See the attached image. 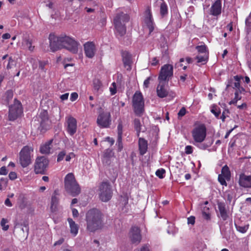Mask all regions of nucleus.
Returning a JSON list of instances; mask_svg holds the SVG:
<instances>
[{
	"instance_id": "6e6d98bb",
	"label": "nucleus",
	"mask_w": 251,
	"mask_h": 251,
	"mask_svg": "<svg viewBox=\"0 0 251 251\" xmlns=\"http://www.w3.org/2000/svg\"><path fill=\"white\" fill-rule=\"evenodd\" d=\"M151 79V77L150 76V77H147V79H146L145 80V81L144 82V87H145L146 88L149 87Z\"/></svg>"
},
{
	"instance_id": "f704fd0d",
	"label": "nucleus",
	"mask_w": 251,
	"mask_h": 251,
	"mask_svg": "<svg viewBox=\"0 0 251 251\" xmlns=\"http://www.w3.org/2000/svg\"><path fill=\"white\" fill-rule=\"evenodd\" d=\"M16 62L14 59L12 58V57H9L8 62L6 65V69L9 70L13 68V67L16 66Z\"/></svg>"
},
{
	"instance_id": "412c9836",
	"label": "nucleus",
	"mask_w": 251,
	"mask_h": 251,
	"mask_svg": "<svg viewBox=\"0 0 251 251\" xmlns=\"http://www.w3.org/2000/svg\"><path fill=\"white\" fill-rule=\"evenodd\" d=\"M239 185L244 188H251V176H247L244 174L240 175Z\"/></svg>"
},
{
	"instance_id": "9b49d317",
	"label": "nucleus",
	"mask_w": 251,
	"mask_h": 251,
	"mask_svg": "<svg viewBox=\"0 0 251 251\" xmlns=\"http://www.w3.org/2000/svg\"><path fill=\"white\" fill-rule=\"evenodd\" d=\"M199 54L196 57L198 63H201L202 64H205L208 59L209 50L207 46L203 44L197 46L196 47Z\"/></svg>"
},
{
	"instance_id": "0eeeda50",
	"label": "nucleus",
	"mask_w": 251,
	"mask_h": 251,
	"mask_svg": "<svg viewBox=\"0 0 251 251\" xmlns=\"http://www.w3.org/2000/svg\"><path fill=\"white\" fill-rule=\"evenodd\" d=\"M33 149L32 147L25 146L24 147L19 153V162L21 165L25 168L31 163Z\"/></svg>"
},
{
	"instance_id": "e2e57ef3",
	"label": "nucleus",
	"mask_w": 251,
	"mask_h": 251,
	"mask_svg": "<svg viewBox=\"0 0 251 251\" xmlns=\"http://www.w3.org/2000/svg\"><path fill=\"white\" fill-rule=\"evenodd\" d=\"M43 114L45 116L44 119L43 120V121L41 123V126H43L44 125V122L46 121V120L48 121V118L47 117V113L46 112H44Z\"/></svg>"
},
{
	"instance_id": "49530a36",
	"label": "nucleus",
	"mask_w": 251,
	"mask_h": 251,
	"mask_svg": "<svg viewBox=\"0 0 251 251\" xmlns=\"http://www.w3.org/2000/svg\"><path fill=\"white\" fill-rule=\"evenodd\" d=\"M118 137H122L123 134V125L122 123H119L117 126Z\"/></svg>"
},
{
	"instance_id": "5fc2aeb1",
	"label": "nucleus",
	"mask_w": 251,
	"mask_h": 251,
	"mask_svg": "<svg viewBox=\"0 0 251 251\" xmlns=\"http://www.w3.org/2000/svg\"><path fill=\"white\" fill-rule=\"evenodd\" d=\"M195 222V218L194 216H190L187 219V223L188 224L194 225Z\"/></svg>"
},
{
	"instance_id": "de8ad7c7",
	"label": "nucleus",
	"mask_w": 251,
	"mask_h": 251,
	"mask_svg": "<svg viewBox=\"0 0 251 251\" xmlns=\"http://www.w3.org/2000/svg\"><path fill=\"white\" fill-rule=\"evenodd\" d=\"M9 179L14 180L17 178V174L15 172H10L8 175Z\"/></svg>"
},
{
	"instance_id": "5701e85b",
	"label": "nucleus",
	"mask_w": 251,
	"mask_h": 251,
	"mask_svg": "<svg viewBox=\"0 0 251 251\" xmlns=\"http://www.w3.org/2000/svg\"><path fill=\"white\" fill-rule=\"evenodd\" d=\"M52 140H50L42 144L40 148V151L42 154H48L50 153L52 148Z\"/></svg>"
},
{
	"instance_id": "603ef678",
	"label": "nucleus",
	"mask_w": 251,
	"mask_h": 251,
	"mask_svg": "<svg viewBox=\"0 0 251 251\" xmlns=\"http://www.w3.org/2000/svg\"><path fill=\"white\" fill-rule=\"evenodd\" d=\"M75 155L73 152H70L66 156L65 160L66 161H70L72 158L75 157Z\"/></svg>"
},
{
	"instance_id": "c9c22d12",
	"label": "nucleus",
	"mask_w": 251,
	"mask_h": 251,
	"mask_svg": "<svg viewBox=\"0 0 251 251\" xmlns=\"http://www.w3.org/2000/svg\"><path fill=\"white\" fill-rule=\"evenodd\" d=\"M93 86L95 90L98 91L102 86V83L99 79H95L93 80Z\"/></svg>"
},
{
	"instance_id": "69168bd1",
	"label": "nucleus",
	"mask_w": 251,
	"mask_h": 251,
	"mask_svg": "<svg viewBox=\"0 0 251 251\" xmlns=\"http://www.w3.org/2000/svg\"><path fill=\"white\" fill-rule=\"evenodd\" d=\"M4 203L6 206L9 207H11L12 205L10 200L8 198L5 200Z\"/></svg>"
},
{
	"instance_id": "13d9d810",
	"label": "nucleus",
	"mask_w": 251,
	"mask_h": 251,
	"mask_svg": "<svg viewBox=\"0 0 251 251\" xmlns=\"http://www.w3.org/2000/svg\"><path fill=\"white\" fill-rule=\"evenodd\" d=\"M69 93H67L60 96V98L61 100L64 101L68 100L69 97Z\"/></svg>"
},
{
	"instance_id": "20e7f679",
	"label": "nucleus",
	"mask_w": 251,
	"mask_h": 251,
	"mask_svg": "<svg viewBox=\"0 0 251 251\" xmlns=\"http://www.w3.org/2000/svg\"><path fill=\"white\" fill-rule=\"evenodd\" d=\"M64 185L67 192L73 197L78 195L80 192L79 185L72 173L68 174L65 177Z\"/></svg>"
},
{
	"instance_id": "f257e3e1",
	"label": "nucleus",
	"mask_w": 251,
	"mask_h": 251,
	"mask_svg": "<svg viewBox=\"0 0 251 251\" xmlns=\"http://www.w3.org/2000/svg\"><path fill=\"white\" fill-rule=\"evenodd\" d=\"M50 46L52 51L62 48H65L71 52L75 53L78 50V43L73 38L67 36H56L51 33L49 35Z\"/></svg>"
},
{
	"instance_id": "e433bc0d",
	"label": "nucleus",
	"mask_w": 251,
	"mask_h": 251,
	"mask_svg": "<svg viewBox=\"0 0 251 251\" xmlns=\"http://www.w3.org/2000/svg\"><path fill=\"white\" fill-rule=\"evenodd\" d=\"M8 221L7 219L2 218L0 222V226L3 230L6 231L9 228V226L6 224L8 223Z\"/></svg>"
},
{
	"instance_id": "4d7b16f0",
	"label": "nucleus",
	"mask_w": 251,
	"mask_h": 251,
	"mask_svg": "<svg viewBox=\"0 0 251 251\" xmlns=\"http://www.w3.org/2000/svg\"><path fill=\"white\" fill-rule=\"evenodd\" d=\"M187 76V75H186V74H184L183 75H181L179 77V83H183L185 81V80H186V77Z\"/></svg>"
},
{
	"instance_id": "58836bf2",
	"label": "nucleus",
	"mask_w": 251,
	"mask_h": 251,
	"mask_svg": "<svg viewBox=\"0 0 251 251\" xmlns=\"http://www.w3.org/2000/svg\"><path fill=\"white\" fill-rule=\"evenodd\" d=\"M236 226V228L238 231H239V232H240L241 233H244L246 232L248 230V229H249V225H245L243 226Z\"/></svg>"
},
{
	"instance_id": "0e129e2a",
	"label": "nucleus",
	"mask_w": 251,
	"mask_h": 251,
	"mask_svg": "<svg viewBox=\"0 0 251 251\" xmlns=\"http://www.w3.org/2000/svg\"><path fill=\"white\" fill-rule=\"evenodd\" d=\"M247 107V105L245 102L243 103L241 105H239L237 106V108L239 109H246Z\"/></svg>"
},
{
	"instance_id": "a19ab883",
	"label": "nucleus",
	"mask_w": 251,
	"mask_h": 251,
	"mask_svg": "<svg viewBox=\"0 0 251 251\" xmlns=\"http://www.w3.org/2000/svg\"><path fill=\"white\" fill-rule=\"evenodd\" d=\"M66 153L65 151H63L59 152L57 155V161L59 162L63 160L65 156H66Z\"/></svg>"
},
{
	"instance_id": "a878e982",
	"label": "nucleus",
	"mask_w": 251,
	"mask_h": 251,
	"mask_svg": "<svg viewBox=\"0 0 251 251\" xmlns=\"http://www.w3.org/2000/svg\"><path fill=\"white\" fill-rule=\"evenodd\" d=\"M218 207L219 208L221 218L223 220H226L228 218V215L226 210V205L224 203L219 202L218 203Z\"/></svg>"
},
{
	"instance_id": "a18cd8bd",
	"label": "nucleus",
	"mask_w": 251,
	"mask_h": 251,
	"mask_svg": "<svg viewBox=\"0 0 251 251\" xmlns=\"http://www.w3.org/2000/svg\"><path fill=\"white\" fill-rule=\"evenodd\" d=\"M193 152V147L190 145H187L185 147V153L186 154H190Z\"/></svg>"
},
{
	"instance_id": "338daca9",
	"label": "nucleus",
	"mask_w": 251,
	"mask_h": 251,
	"mask_svg": "<svg viewBox=\"0 0 251 251\" xmlns=\"http://www.w3.org/2000/svg\"><path fill=\"white\" fill-rule=\"evenodd\" d=\"M64 240L63 238H61L58 241L55 242L54 244V245L56 246L58 245H61L64 242Z\"/></svg>"
},
{
	"instance_id": "f03ea898",
	"label": "nucleus",
	"mask_w": 251,
	"mask_h": 251,
	"mask_svg": "<svg viewBox=\"0 0 251 251\" xmlns=\"http://www.w3.org/2000/svg\"><path fill=\"white\" fill-rule=\"evenodd\" d=\"M102 218L103 215L100 210L97 208L89 210L85 216L87 229L93 232L100 229L103 226Z\"/></svg>"
},
{
	"instance_id": "37998d69",
	"label": "nucleus",
	"mask_w": 251,
	"mask_h": 251,
	"mask_svg": "<svg viewBox=\"0 0 251 251\" xmlns=\"http://www.w3.org/2000/svg\"><path fill=\"white\" fill-rule=\"evenodd\" d=\"M117 145L118 146V151H121L123 148L122 137H118Z\"/></svg>"
},
{
	"instance_id": "423d86ee",
	"label": "nucleus",
	"mask_w": 251,
	"mask_h": 251,
	"mask_svg": "<svg viewBox=\"0 0 251 251\" xmlns=\"http://www.w3.org/2000/svg\"><path fill=\"white\" fill-rule=\"evenodd\" d=\"M192 137L195 143H201L204 141L206 136V128L203 124H195L191 131Z\"/></svg>"
},
{
	"instance_id": "6e6552de",
	"label": "nucleus",
	"mask_w": 251,
	"mask_h": 251,
	"mask_svg": "<svg viewBox=\"0 0 251 251\" xmlns=\"http://www.w3.org/2000/svg\"><path fill=\"white\" fill-rule=\"evenodd\" d=\"M100 199L103 202L109 201L112 196V191L110 184L108 182H102L99 187Z\"/></svg>"
},
{
	"instance_id": "39448f33",
	"label": "nucleus",
	"mask_w": 251,
	"mask_h": 251,
	"mask_svg": "<svg viewBox=\"0 0 251 251\" xmlns=\"http://www.w3.org/2000/svg\"><path fill=\"white\" fill-rule=\"evenodd\" d=\"M132 107L135 115L141 117L145 112V102L143 96L140 91H136L132 98Z\"/></svg>"
},
{
	"instance_id": "8fccbe9b",
	"label": "nucleus",
	"mask_w": 251,
	"mask_h": 251,
	"mask_svg": "<svg viewBox=\"0 0 251 251\" xmlns=\"http://www.w3.org/2000/svg\"><path fill=\"white\" fill-rule=\"evenodd\" d=\"M8 174V171L5 166H2L0 168V175H6Z\"/></svg>"
},
{
	"instance_id": "774afa93",
	"label": "nucleus",
	"mask_w": 251,
	"mask_h": 251,
	"mask_svg": "<svg viewBox=\"0 0 251 251\" xmlns=\"http://www.w3.org/2000/svg\"><path fill=\"white\" fill-rule=\"evenodd\" d=\"M105 139L106 141L109 142L110 143L111 145H112L114 143V140L113 138H110L109 137H106Z\"/></svg>"
},
{
	"instance_id": "aec40b11",
	"label": "nucleus",
	"mask_w": 251,
	"mask_h": 251,
	"mask_svg": "<svg viewBox=\"0 0 251 251\" xmlns=\"http://www.w3.org/2000/svg\"><path fill=\"white\" fill-rule=\"evenodd\" d=\"M157 95L161 98L166 97L169 94L167 86L164 81H159V84L156 89Z\"/></svg>"
},
{
	"instance_id": "2eb2a0df",
	"label": "nucleus",
	"mask_w": 251,
	"mask_h": 251,
	"mask_svg": "<svg viewBox=\"0 0 251 251\" xmlns=\"http://www.w3.org/2000/svg\"><path fill=\"white\" fill-rule=\"evenodd\" d=\"M110 114L109 113H102L97 118V124L99 126L103 128L108 127L111 123Z\"/></svg>"
},
{
	"instance_id": "c03bdc74",
	"label": "nucleus",
	"mask_w": 251,
	"mask_h": 251,
	"mask_svg": "<svg viewBox=\"0 0 251 251\" xmlns=\"http://www.w3.org/2000/svg\"><path fill=\"white\" fill-rule=\"evenodd\" d=\"M6 100L7 101L11 100L13 97V93L12 90H8L5 94Z\"/></svg>"
},
{
	"instance_id": "1a4fd4ad",
	"label": "nucleus",
	"mask_w": 251,
	"mask_h": 251,
	"mask_svg": "<svg viewBox=\"0 0 251 251\" xmlns=\"http://www.w3.org/2000/svg\"><path fill=\"white\" fill-rule=\"evenodd\" d=\"M23 114L22 105L21 102L17 100H14V104L9 107V120L14 121Z\"/></svg>"
},
{
	"instance_id": "09e8293b",
	"label": "nucleus",
	"mask_w": 251,
	"mask_h": 251,
	"mask_svg": "<svg viewBox=\"0 0 251 251\" xmlns=\"http://www.w3.org/2000/svg\"><path fill=\"white\" fill-rule=\"evenodd\" d=\"M186 110L185 107H182L178 113V117H182L186 114Z\"/></svg>"
},
{
	"instance_id": "f8f14e48",
	"label": "nucleus",
	"mask_w": 251,
	"mask_h": 251,
	"mask_svg": "<svg viewBox=\"0 0 251 251\" xmlns=\"http://www.w3.org/2000/svg\"><path fill=\"white\" fill-rule=\"evenodd\" d=\"M173 75V67L170 64H165L161 69L158 76L159 81H168Z\"/></svg>"
},
{
	"instance_id": "393cba45",
	"label": "nucleus",
	"mask_w": 251,
	"mask_h": 251,
	"mask_svg": "<svg viewBox=\"0 0 251 251\" xmlns=\"http://www.w3.org/2000/svg\"><path fill=\"white\" fill-rule=\"evenodd\" d=\"M139 149L141 155L145 154L148 150V142L143 138L139 139Z\"/></svg>"
},
{
	"instance_id": "4be33fe9",
	"label": "nucleus",
	"mask_w": 251,
	"mask_h": 251,
	"mask_svg": "<svg viewBox=\"0 0 251 251\" xmlns=\"http://www.w3.org/2000/svg\"><path fill=\"white\" fill-rule=\"evenodd\" d=\"M156 5L160 6V13L162 17L168 14V8L164 0H155Z\"/></svg>"
},
{
	"instance_id": "680f3d73",
	"label": "nucleus",
	"mask_w": 251,
	"mask_h": 251,
	"mask_svg": "<svg viewBox=\"0 0 251 251\" xmlns=\"http://www.w3.org/2000/svg\"><path fill=\"white\" fill-rule=\"evenodd\" d=\"M235 92H238V94L240 95L241 94L244 93L245 92V89L240 86L239 88L236 89Z\"/></svg>"
},
{
	"instance_id": "7ed1b4c3",
	"label": "nucleus",
	"mask_w": 251,
	"mask_h": 251,
	"mask_svg": "<svg viewBox=\"0 0 251 251\" xmlns=\"http://www.w3.org/2000/svg\"><path fill=\"white\" fill-rule=\"evenodd\" d=\"M129 20V16L126 14H124L121 9H119L116 11L113 19L116 34H118L121 36L126 34L125 24L128 22Z\"/></svg>"
},
{
	"instance_id": "2f4dec72",
	"label": "nucleus",
	"mask_w": 251,
	"mask_h": 251,
	"mask_svg": "<svg viewBox=\"0 0 251 251\" xmlns=\"http://www.w3.org/2000/svg\"><path fill=\"white\" fill-rule=\"evenodd\" d=\"M242 77L240 75H235L234 76V79L235 81L234 83V88L237 89L240 86V81Z\"/></svg>"
},
{
	"instance_id": "6ab92c4d",
	"label": "nucleus",
	"mask_w": 251,
	"mask_h": 251,
	"mask_svg": "<svg viewBox=\"0 0 251 251\" xmlns=\"http://www.w3.org/2000/svg\"><path fill=\"white\" fill-rule=\"evenodd\" d=\"M84 52L87 57L92 58L95 55L96 47L93 42H87L84 45Z\"/></svg>"
},
{
	"instance_id": "864d4df0",
	"label": "nucleus",
	"mask_w": 251,
	"mask_h": 251,
	"mask_svg": "<svg viewBox=\"0 0 251 251\" xmlns=\"http://www.w3.org/2000/svg\"><path fill=\"white\" fill-rule=\"evenodd\" d=\"M246 26L251 27V13L246 20Z\"/></svg>"
},
{
	"instance_id": "a211bd4d",
	"label": "nucleus",
	"mask_w": 251,
	"mask_h": 251,
	"mask_svg": "<svg viewBox=\"0 0 251 251\" xmlns=\"http://www.w3.org/2000/svg\"><path fill=\"white\" fill-rule=\"evenodd\" d=\"M222 0H216L210 8V14L213 16H218L222 12Z\"/></svg>"
},
{
	"instance_id": "72a5a7b5",
	"label": "nucleus",
	"mask_w": 251,
	"mask_h": 251,
	"mask_svg": "<svg viewBox=\"0 0 251 251\" xmlns=\"http://www.w3.org/2000/svg\"><path fill=\"white\" fill-rule=\"evenodd\" d=\"M165 170L163 168L159 169L155 172L156 176L159 178H163L165 176Z\"/></svg>"
},
{
	"instance_id": "4468645a",
	"label": "nucleus",
	"mask_w": 251,
	"mask_h": 251,
	"mask_svg": "<svg viewBox=\"0 0 251 251\" xmlns=\"http://www.w3.org/2000/svg\"><path fill=\"white\" fill-rule=\"evenodd\" d=\"M231 177V173L228 167L226 165L222 169L221 174L218 176V181L224 186H227L226 181H229Z\"/></svg>"
},
{
	"instance_id": "c756f323",
	"label": "nucleus",
	"mask_w": 251,
	"mask_h": 251,
	"mask_svg": "<svg viewBox=\"0 0 251 251\" xmlns=\"http://www.w3.org/2000/svg\"><path fill=\"white\" fill-rule=\"evenodd\" d=\"M211 112L215 116L216 118H218L221 113L220 108L216 105H212L211 107Z\"/></svg>"
},
{
	"instance_id": "4c0bfd02",
	"label": "nucleus",
	"mask_w": 251,
	"mask_h": 251,
	"mask_svg": "<svg viewBox=\"0 0 251 251\" xmlns=\"http://www.w3.org/2000/svg\"><path fill=\"white\" fill-rule=\"evenodd\" d=\"M114 152L111 149H106L103 153V157L106 158H110L111 157L113 156Z\"/></svg>"
},
{
	"instance_id": "79ce46f5",
	"label": "nucleus",
	"mask_w": 251,
	"mask_h": 251,
	"mask_svg": "<svg viewBox=\"0 0 251 251\" xmlns=\"http://www.w3.org/2000/svg\"><path fill=\"white\" fill-rule=\"evenodd\" d=\"M109 90L111 95H114L117 93V86L115 82L112 83Z\"/></svg>"
},
{
	"instance_id": "473e14b6",
	"label": "nucleus",
	"mask_w": 251,
	"mask_h": 251,
	"mask_svg": "<svg viewBox=\"0 0 251 251\" xmlns=\"http://www.w3.org/2000/svg\"><path fill=\"white\" fill-rule=\"evenodd\" d=\"M8 184V179L6 178H1L0 179V190L5 189Z\"/></svg>"
},
{
	"instance_id": "bf43d9fd",
	"label": "nucleus",
	"mask_w": 251,
	"mask_h": 251,
	"mask_svg": "<svg viewBox=\"0 0 251 251\" xmlns=\"http://www.w3.org/2000/svg\"><path fill=\"white\" fill-rule=\"evenodd\" d=\"M47 62L46 61H40L39 62V68L41 70H44L45 66L47 65Z\"/></svg>"
},
{
	"instance_id": "9d476101",
	"label": "nucleus",
	"mask_w": 251,
	"mask_h": 251,
	"mask_svg": "<svg viewBox=\"0 0 251 251\" xmlns=\"http://www.w3.org/2000/svg\"><path fill=\"white\" fill-rule=\"evenodd\" d=\"M49 160L44 156L36 158L34 165V170L36 174H44L49 165Z\"/></svg>"
},
{
	"instance_id": "cd10ccee",
	"label": "nucleus",
	"mask_w": 251,
	"mask_h": 251,
	"mask_svg": "<svg viewBox=\"0 0 251 251\" xmlns=\"http://www.w3.org/2000/svg\"><path fill=\"white\" fill-rule=\"evenodd\" d=\"M58 194L56 191L54 192V195H53L51 197V209L53 210V208H56V205L58 204L59 199L57 197Z\"/></svg>"
},
{
	"instance_id": "052dcab7",
	"label": "nucleus",
	"mask_w": 251,
	"mask_h": 251,
	"mask_svg": "<svg viewBox=\"0 0 251 251\" xmlns=\"http://www.w3.org/2000/svg\"><path fill=\"white\" fill-rule=\"evenodd\" d=\"M72 214L74 218H76L78 216L79 213L77 209L75 208L72 209Z\"/></svg>"
},
{
	"instance_id": "ddd939ff",
	"label": "nucleus",
	"mask_w": 251,
	"mask_h": 251,
	"mask_svg": "<svg viewBox=\"0 0 251 251\" xmlns=\"http://www.w3.org/2000/svg\"><path fill=\"white\" fill-rule=\"evenodd\" d=\"M65 127L67 132L70 135H74L77 130L76 120L71 116L66 117Z\"/></svg>"
},
{
	"instance_id": "f3484780",
	"label": "nucleus",
	"mask_w": 251,
	"mask_h": 251,
	"mask_svg": "<svg viewBox=\"0 0 251 251\" xmlns=\"http://www.w3.org/2000/svg\"><path fill=\"white\" fill-rule=\"evenodd\" d=\"M145 13L146 17L145 22L149 29L150 33H151L154 29V23L153 22L151 8H147L145 11Z\"/></svg>"
},
{
	"instance_id": "c85d7f7f",
	"label": "nucleus",
	"mask_w": 251,
	"mask_h": 251,
	"mask_svg": "<svg viewBox=\"0 0 251 251\" xmlns=\"http://www.w3.org/2000/svg\"><path fill=\"white\" fill-rule=\"evenodd\" d=\"M234 98L232 100H231L229 102L228 104L229 105L231 104H236L237 101L238 100H240L242 99V96L241 95L238 94V92H235L234 94Z\"/></svg>"
},
{
	"instance_id": "ea45409f",
	"label": "nucleus",
	"mask_w": 251,
	"mask_h": 251,
	"mask_svg": "<svg viewBox=\"0 0 251 251\" xmlns=\"http://www.w3.org/2000/svg\"><path fill=\"white\" fill-rule=\"evenodd\" d=\"M24 44H25L30 51H33L34 48V46H32L31 41L28 39H25L24 41Z\"/></svg>"
},
{
	"instance_id": "dca6fc26",
	"label": "nucleus",
	"mask_w": 251,
	"mask_h": 251,
	"mask_svg": "<svg viewBox=\"0 0 251 251\" xmlns=\"http://www.w3.org/2000/svg\"><path fill=\"white\" fill-rule=\"evenodd\" d=\"M129 238L133 244H138L141 240L140 228L137 226H133L129 232Z\"/></svg>"
},
{
	"instance_id": "b1692460",
	"label": "nucleus",
	"mask_w": 251,
	"mask_h": 251,
	"mask_svg": "<svg viewBox=\"0 0 251 251\" xmlns=\"http://www.w3.org/2000/svg\"><path fill=\"white\" fill-rule=\"evenodd\" d=\"M67 221L69 224L71 233L73 236H75L78 233L79 226L72 218H68Z\"/></svg>"
},
{
	"instance_id": "bb28decb",
	"label": "nucleus",
	"mask_w": 251,
	"mask_h": 251,
	"mask_svg": "<svg viewBox=\"0 0 251 251\" xmlns=\"http://www.w3.org/2000/svg\"><path fill=\"white\" fill-rule=\"evenodd\" d=\"M208 203L207 201L204 202L205 206L202 207V214L203 218L206 220L210 219V214L209 212V208L206 206Z\"/></svg>"
},
{
	"instance_id": "3c124183",
	"label": "nucleus",
	"mask_w": 251,
	"mask_h": 251,
	"mask_svg": "<svg viewBox=\"0 0 251 251\" xmlns=\"http://www.w3.org/2000/svg\"><path fill=\"white\" fill-rule=\"evenodd\" d=\"M78 98V94L76 92L72 93L71 94L70 100L72 101H74Z\"/></svg>"
},
{
	"instance_id": "7c9ffc66",
	"label": "nucleus",
	"mask_w": 251,
	"mask_h": 251,
	"mask_svg": "<svg viewBox=\"0 0 251 251\" xmlns=\"http://www.w3.org/2000/svg\"><path fill=\"white\" fill-rule=\"evenodd\" d=\"M134 127L136 131L139 134L141 129V124L139 119H135L133 121Z\"/></svg>"
}]
</instances>
